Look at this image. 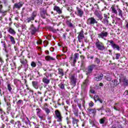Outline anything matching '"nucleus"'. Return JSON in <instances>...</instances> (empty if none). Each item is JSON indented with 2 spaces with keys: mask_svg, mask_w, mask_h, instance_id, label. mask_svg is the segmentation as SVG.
I'll use <instances>...</instances> for the list:
<instances>
[{
  "mask_svg": "<svg viewBox=\"0 0 128 128\" xmlns=\"http://www.w3.org/2000/svg\"><path fill=\"white\" fill-rule=\"evenodd\" d=\"M20 62L22 64H24V66H25L26 68H28V61H26V60H21Z\"/></svg>",
  "mask_w": 128,
  "mask_h": 128,
  "instance_id": "obj_32",
  "label": "nucleus"
},
{
  "mask_svg": "<svg viewBox=\"0 0 128 128\" xmlns=\"http://www.w3.org/2000/svg\"><path fill=\"white\" fill-rule=\"evenodd\" d=\"M100 99V97L98 96V95H94V100H95V102L98 101V100Z\"/></svg>",
  "mask_w": 128,
  "mask_h": 128,
  "instance_id": "obj_49",
  "label": "nucleus"
},
{
  "mask_svg": "<svg viewBox=\"0 0 128 128\" xmlns=\"http://www.w3.org/2000/svg\"><path fill=\"white\" fill-rule=\"evenodd\" d=\"M24 4V2L22 1H20L18 2H16L14 4V6H13L14 10H20L22 8V6Z\"/></svg>",
  "mask_w": 128,
  "mask_h": 128,
  "instance_id": "obj_6",
  "label": "nucleus"
},
{
  "mask_svg": "<svg viewBox=\"0 0 128 128\" xmlns=\"http://www.w3.org/2000/svg\"><path fill=\"white\" fill-rule=\"evenodd\" d=\"M72 118L73 126H74V128L78 127V122H80V120L74 117H72Z\"/></svg>",
  "mask_w": 128,
  "mask_h": 128,
  "instance_id": "obj_14",
  "label": "nucleus"
},
{
  "mask_svg": "<svg viewBox=\"0 0 128 128\" xmlns=\"http://www.w3.org/2000/svg\"><path fill=\"white\" fill-rule=\"evenodd\" d=\"M47 120H48V124H52V117L48 116Z\"/></svg>",
  "mask_w": 128,
  "mask_h": 128,
  "instance_id": "obj_48",
  "label": "nucleus"
},
{
  "mask_svg": "<svg viewBox=\"0 0 128 128\" xmlns=\"http://www.w3.org/2000/svg\"><path fill=\"white\" fill-rule=\"evenodd\" d=\"M116 56V60H118L120 59V53H116L115 54Z\"/></svg>",
  "mask_w": 128,
  "mask_h": 128,
  "instance_id": "obj_47",
  "label": "nucleus"
},
{
  "mask_svg": "<svg viewBox=\"0 0 128 128\" xmlns=\"http://www.w3.org/2000/svg\"><path fill=\"white\" fill-rule=\"evenodd\" d=\"M95 24H96V27L94 26V28H95L96 30H98V28H100V24L98 23V21H96V22L95 23Z\"/></svg>",
  "mask_w": 128,
  "mask_h": 128,
  "instance_id": "obj_42",
  "label": "nucleus"
},
{
  "mask_svg": "<svg viewBox=\"0 0 128 128\" xmlns=\"http://www.w3.org/2000/svg\"><path fill=\"white\" fill-rule=\"evenodd\" d=\"M76 12H75L76 14L78 16H80V18H82V16H84V10L80 8V7H76Z\"/></svg>",
  "mask_w": 128,
  "mask_h": 128,
  "instance_id": "obj_10",
  "label": "nucleus"
},
{
  "mask_svg": "<svg viewBox=\"0 0 128 128\" xmlns=\"http://www.w3.org/2000/svg\"><path fill=\"white\" fill-rule=\"evenodd\" d=\"M4 120H3L4 122H8V116L4 117Z\"/></svg>",
  "mask_w": 128,
  "mask_h": 128,
  "instance_id": "obj_61",
  "label": "nucleus"
},
{
  "mask_svg": "<svg viewBox=\"0 0 128 128\" xmlns=\"http://www.w3.org/2000/svg\"><path fill=\"white\" fill-rule=\"evenodd\" d=\"M111 12L112 14H116L120 17V18L124 20V12L122 10L118 8V6H114L111 7Z\"/></svg>",
  "mask_w": 128,
  "mask_h": 128,
  "instance_id": "obj_1",
  "label": "nucleus"
},
{
  "mask_svg": "<svg viewBox=\"0 0 128 128\" xmlns=\"http://www.w3.org/2000/svg\"><path fill=\"white\" fill-rule=\"evenodd\" d=\"M67 10H68V12H72V8H68Z\"/></svg>",
  "mask_w": 128,
  "mask_h": 128,
  "instance_id": "obj_59",
  "label": "nucleus"
},
{
  "mask_svg": "<svg viewBox=\"0 0 128 128\" xmlns=\"http://www.w3.org/2000/svg\"><path fill=\"white\" fill-rule=\"evenodd\" d=\"M80 56V54L78 53H75L72 60V64H76V60H78V58Z\"/></svg>",
  "mask_w": 128,
  "mask_h": 128,
  "instance_id": "obj_17",
  "label": "nucleus"
},
{
  "mask_svg": "<svg viewBox=\"0 0 128 128\" xmlns=\"http://www.w3.org/2000/svg\"><path fill=\"white\" fill-rule=\"evenodd\" d=\"M46 59L47 60H56V58L50 56H46Z\"/></svg>",
  "mask_w": 128,
  "mask_h": 128,
  "instance_id": "obj_35",
  "label": "nucleus"
},
{
  "mask_svg": "<svg viewBox=\"0 0 128 128\" xmlns=\"http://www.w3.org/2000/svg\"><path fill=\"white\" fill-rule=\"evenodd\" d=\"M54 118L57 120V122H62V114H60V112L58 111V110H56L55 111V116Z\"/></svg>",
  "mask_w": 128,
  "mask_h": 128,
  "instance_id": "obj_7",
  "label": "nucleus"
},
{
  "mask_svg": "<svg viewBox=\"0 0 128 128\" xmlns=\"http://www.w3.org/2000/svg\"><path fill=\"white\" fill-rule=\"evenodd\" d=\"M105 112H106V116H112V110L109 108H106L105 110Z\"/></svg>",
  "mask_w": 128,
  "mask_h": 128,
  "instance_id": "obj_23",
  "label": "nucleus"
},
{
  "mask_svg": "<svg viewBox=\"0 0 128 128\" xmlns=\"http://www.w3.org/2000/svg\"><path fill=\"white\" fill-rule=\"evenodd\" d=\"M1 44H2V46L4 47V48L6 50V42L2 41Z\"/></svg>",
  "mask_w": 128,
  "mask_h": 128,
  "instance_id": "obj_43",
  "label": "nucleus"
},
{
  "mask_svg": "<svg viewBox=\"0 0 128 128\" xmlns=\"http://www.w3.org/2000/svg\"><path fill=\"white\" fill-rule=\"evenodd\" d=\"M58 74H60V76H64V70L59 68L58 69Z\"/></svg>",
  "mask_w": 128,
  "mask_h": 128,
  "instance_id": "obj_29",
  "label": "nucleus"
},
{
  "mask_svg": "<svg viewBox=\"0 0 128 128\" xmlns=\"http://www.w3.org/2000/svg\"><path fill=\"white\" fill-rule=\"evenodd\" d=\"M94 14L95 16H96L100 20H102V14H100V13L98 10H96L94 12Z\"/></svg>",
  "mask_w": 128,
  "mask_h": 128,
  "instance_id": "obj_19",
  "label": "nucleus"
},
{
  "mask_svg": "<svg viewBox=\"0 0 128 128\" xmlns=\"http://www.w3.org/2000/svg\"><path fill=\"white\" fill-rule=\"evenodd\" d=\"M88 84V80H86L85 82L83 83V85L82 86V88L86 90V86Z\"/></svg>",
  "mask_w": 128,
  "mask_h": 128,
  "instance_id": "obj_34",
  "label": "nucleus"
},
{
  "mask_svg": "<svg viewBox=\"0 0 128 128\" xmlns=\"http://www.w3.org/2000/svg\"><path fill=\"white\" fill-rule=\"evenodd\" d=\"M68 26H69V28H72L74 26V25L72 24V22H69L68 24Z\"/></svg>",
  "mask_w": 128,
  "mask_h": 128,
  "instance_id": "obj_57",
  "label": "nucleus"
},
{
  "mask_svg": "<svg viewBox=\"0 0 128 128\" xmlns=\"http://www.w3.org/2000/svg\"><path fill=\"white\" fill-rule=\"evenodd\" d=\"M66 33H64L63 34V38H64V40H66Z\"/></svg>",
  "mask_w": 128,
  "mask_h": 128,
  "instance_id": "obj_62",
  "label": "nucleus"
},
{
  "mask_svg": "<svg viewBox=\"0 0 128 128\" xmlns=\"http://www.w3.org/2000/svg\"><path fill=\"white\" fill-rule=\"evenodd\" d=\"M94 62L97 64H100V60L98 58H94Z\"/></svg>",
  "mask_w": 128,
  "mask_h": 128,
  "instance_id": "obj_40",
  "label": "nucleus"
},
{
  "mask_svg": "<svg viewBox=\"0 0 128 128\" xmlns=\"http://www.w3.org/2000/svg\"><path fill=\"white\" fill-rule=\"evenodd\" d=\"M95 68H96V65L94 64L88 66L86 70V74L88 76H92V70H94V69Z\"/></svg>",
  "mask_w": 128,
  "mask_h": 128,
  "instance_id": "obj_3",
  "label": "nucleus"
},
{
  "mask_svg": "<svg viewBox=\"0 0 128 128\" xmlns=\"http://www.w3.org/2000/svg\"><path fill=\"white\" fill-rule=\"evenodd\" d=\"M28 98H34V91H32V90H28Z\"/></svg>",
  "mask_w": 128,
  "mask_h": 128,
  "instance_id": "obj_21",
  "label": "nucleus"
},
{
  "mask_svg": "<svg viewBox=\"0 0 128 128\" xmlns=\"http://www.w3.org/2000/svg\"><path fill=\"white\" fill-rule=\"evenodd\" d=\"M7 86L8 92H12V86H10V84H8Z\"/></svg>",
  "mask_w": 128,
  "mask_h": 128,
  "instance_id": "obj_44",
  "label": "nucleus"
},
{
  "mask_svg": "<svg viewBox=\"0 0 128 128\" xmlns=\"http://www.w3.org/2000/svg\"><path fill=\"white\" fill-rule=\"evenodd\" d=\"M96 20L94 18V17H90L86 21V24L88 26H94L96 23Z\"/></svg>",
  "mask_w": 128,
  "mask_h": 128,
  "instance_id": "obj_4",
  "label": "nucleus"
},
{
  "mask_svg": "<svg viewBox=\"0 0 128 128\" xmlns=\"http://www.w3.org/2000/svg\"><path fill=\"white\" fill-rule=\"evenodd\" d=\"M36 114L37 116H40V114H42L40 112H42V110L40 108H36Z\"/></svg>",
  "mask_w": 128,
  "mask_h": 128,
  "instance_id": "obj_39",
  "label": "nucleus"
},
{
  "mask_svg": "<svg viewBox=\"0 0 128 128\" xmlns=\"http://www.w3.org/2000/svg\"><path fill=\"white\" fill-rule=\"evenodd\" d=\"M70 80L72 86H76V76L74 74L70 75Z\"/></svg>",
  "mask_w": 128,
  "mask_h": 128,
  "instance_id": "obj_12",
  "label": "nucleus"
},
{
  "mask_svg": "<svg viewBox=\"0 0 128 128\" xmlns=\"http://www.w3.org/2000/svg\"><path fill=\"white\" fill-rule=\"evenodd\" d=\"M40 26L38 24V28H36L33 24H31L30 33L32 36L36 34V33L37 32H38V30H40Z\"/></svg>",
  "mask_w": 128,
  "mask_h": 128,
  "instance_id": "obj_5",
  "label": "nucleus"
},
{
  "mask_svg": "<svg viewBox=\"0 0 128 128\" xmlns=\"http://www.w3.org/2000/svg\"><path fill=\"white\" fill-rule=\"evenodd\" d=\"M14 84H20V80H18V79H15L14 80Z\"/></svg>",
  "mask_w": 128,
  "mask_h": 128,
  "instance_id": "obj_46",
  "label": "nucleus"
},
{
  "mask_svg": "<svg viewBox=\"0 0 128 128\" xmlns=\"http://www.w3.org/2000/svg\"><path fill=\"white\" fill-rule=\"evenodd\" d=\"M3 3L4 4L5 6H8V0H5V1H3Z\"/></svg>",
  "mask_w": 128,
  "mask_h": 128,
  "instance_id": "obj_51",
  "label": "nucleus"
},
{
  "mask_svg": "<svg viewBox=\"0 0 128 128\" xmlns=\"http://www.w3.org/2000/svg\"><path fill=\"white\" fill-rule=\"evenodd\" d=\"M77 104L80 110H82V104L78 102Z\"/></svg>",
  "mask_w": 128,
  "mask_h": 128,
  "instance_id": "obj_60",
  "label": "nucleus"
},
{
  "mask_svg": "<svg viewBox=\"0 0 128 128\" xmlns=\"http://www.w3.org/2000/svg\"><path fill=\"white\" fill-rule=\"evenodd\" d=\"M24 102L22 100H18V102H16L17 104H18L19 106L22 104Z\"/></svg>",
  "mask_w": 128,
  "mask_h": 128,
  "instance_id": "obj_53",
  "label": "nucleus"
},
{
  "mask_svg": "<svg viewBox=\"0 0 128 128\" xmlns=\"http://www.w3.org/2000/svg\"><path fill=\"white\" fill-rule=\"evenodd\" d=\"M31 66H32V68H36V64L34 62H31Z\"/></svg>",
  "mask_w": 128,
  "mask_h": 128,
  "instance_id": "obj_50",
  "label": "nucleus"
},
{
  "mask_svg": "<svg viewBox=\"0 0 128 128\" xmlns=\"http://www.w3.org/2000/svg\"><path fill=\"white\" fill-rule=\"evenodd\" d=\"M78 34V41L79 42H82V40L84 38V30H81V31Z\"/></svg>",
  "mask_w": 128,
  "mask_h": 128,
  "instance_id": "obj_9",
  "label": "nucleus"
},
{
  "mask_svg": "<svg viewBox=\"0 0 128 128\" xmlns=\"http://www.w3.org/2000/svg\"><path fill=\"white\" fill-rule=\"evenodd\" d=\"M112 86L113 88H114L116 86H118V84H120V82H122L120 79H119V81L118 80H112Z\"/></svg>",
  "mask_w": 128,
  "mask_h": 128,
  "instance_id": "obj_20",
  "label": "nucleus"
},
{
  "mask_svg": "<svg viewBox=\"0 0 128 128\" xmlns=\"http://www.w3.org/2000/svg\"><path fill=\"white\" fill-rule=\"evenodd\" d=\"M89 122L90 124H92V126H96L98 124V123L96 120H89Z\"/></svg>",
  "mask_w": 128,
  "mask_h": 128,
  "instance_id": "obj_18",
  "label": "nucleus"
},
{
  "mask_svg": "<svg viewBox=\"0 0 128 128\" xmlns=\"http://www.w3.org/2000/svg\"><path fill=\"white\" fill-rule=\"evenodd\" d=\"M36 11H34L31 15V16L26 19V20L27 22L29 23L30 22H32V20H34V18L36 16Z\"/></svg>",
  "mask_w": 128,
  "mask_h": 128,
  "instance_id": "obj_11",
  "label": "nucleus"
},
{
  "mask_svg": "<svg viewBox=\"0 0 128 128\" xmlns=\"http://www.w3.org/2000/svg\"><path fill=\"white\" fill-rule=\"evenodd\" d=\"M88 34H89L90 36V38H92V36H94V32H92V30L89 31Z\"/></svg>",
  "mask_w": 128,
  "mask_h": 128,
  "instance_id": "obj_52",
  "label": "nucleus"
},
{
  "mask_svg": "<svg viewBox=\"0 0 128 128\" xmlns=\"http://www.w3.org/2000/svg\"><path fill=\"white\" fill-rule=\"evenodd\" d=\"M95 46L97 49H98V50H106V47H104V43L100 42L99 40H97L96 41V42L95 44Z\"/></svg>",
  "mask_w": 128,
  "mask_h": 128,
  "instance_id": "obj_2",
  "label": "nucleus"
},
{
  "mask_svg": "<svg viewBox=\"0 0 128 128\" xmlns=\"http://www.w3.org/2000/svg\"><path fill=\"white\" fill-rule=\"evenodd\" d=\"M50 30L51 32H54V33L56 32V30L54 29V28H50Z\"/></svg>",
  "mask_w": 128,
  "mask_h": 128,
  "instance_id": "obj_54",
  "label": "nucleus"
},
{
  "mask_svg": "<svg viewBox=\"0 0 128 128\" xmlns=\"http://www.w3.org/2000/svg\"><path fill=\"white\" fill-rule=\"evenodd\" d=\"M123 82H124V84L126 86H128V80H126V79H124Z\"/></svg>",
  "mask_w": 128,
  "mask_h": 128,
  "instance_id": "obj_58",
  "label": "nucleus"
},
{
  "mask_svg": "<svg viewBox=\"0 0 128 128\" xmlns=\"http://www.w3.org/2000/svg\"><path fill=\"white\" fill-rule=\"evenodd\" d=\"M87 110H88L90 114H94L96 112V108L92 109L90 108H88Z\"/></svg>",
  "mask_w": 128,
  "mask_h": 128,
  "instance_id": "obj_24",
  "label": "nucleus"
},
{
  "mask_svg": "<svg viewBox=\"0 0 128 128\" xmlns=\"http://www.w3.org/2000/svg\"><path fill=\"white\" fill-rule=\"evenodd\" d=\"M44 110L47 114H48L50 112V110L48 108H44Z\"/></svg>",
  "mask_w": 128,
  "mask_h": 128,
  "instance_id": "obj_45",
  "label": "nucleus"
},
{
  "mask_svg": "<svg viewBox=\"0 0 128 128\" xmlns=\"http://www.w3.org/2000/svg\"><path fill=\"white\" fill-rule=\"evenodd\" d=\"M62 50L64 52H68V48H66V47H64Z\"/></svg>",
  "mask_w": 128,
  "mask_h": 128,
  "instance_id": "obj_56",
  "label": "nucleus"
},
{
  "mask_svg": "<svg viewBox=\"0 0 128 128\" xmlns=\"http://www.w3.org/2000/svg\"><path fill=\"white\" fill-rule=\"evenodd\" d=\"M8 38H10L12 44H16V40H14V36L8 34Z\"/></svg>",
  "mask_w": 128,
  "mask_h": 128,
  "instance_id": "obj_25",
  "label": "nucleus"
},
{
  "mask_svg": "<svg viewBox=\"0 0 128 128\" xmlns=\"http://www.w3.org/2000/svg\"><path fill=\"white\" fill-rule=\"evenodd\" d=\"M72 112L76 116H78V109L74 107L72 108Z\"/></svg>",
  "mask_w": 128,
  "mask_h": 128,
  "instance_id": "obj_26",
  "label": "nucleus"
},
{
  "mask_svg": "<svg viewBox=\"0 0 128 128\" xmlns=\"http://www.w3.org/2000/svg\"><path fill=\"white\" fill-rule=\"evenodd\" d=\"M106 117H104V118H100L99 120L100 124H104V122H106Z\"/></svg>",
  "mask_w": 128,
  "mask_h": 128,
  "instance_id": "obj_33",
  "label": "nucleus"
},
{
  "mask_svg": "<svg viewBox=\"0 0 128 128\" xmlns=\"http://www.w3.org/2000/svg\"><path fill=\"white\" fill-rule=\"evenodd\" d=\"M0 14H2V16H6V11L2 10Z\"/></svg>",
  "mask_w": 128,
  "mask_h": 128,
  "instance_id": "obj_55",
  "label": "nucleus"
},
{
  "mask_svg": "<svg viewBox=\"0 0 128 128\" xmlns=\"http://www.w3.org/2000/svg\"><path fill=\"white\" fill-rule=\"evenodd\" d=\"M112 48L114 50H116L120 51V46L115 43H114V45L112 46Z\"/></svg>",
  "mask_w": 128,
  "mask_h": 128,
  "instance_id": "obj_30",
  "label": "nucleus"
},
{
  "mask_svg": "<svg viewBox=\"0 0 128 128\" xmlns=\"http://www.w3.org/2000/svg\"><path fill=\"white\" fill-rule=\"evenodd\" d=\"M46 10H43L40 13V16L42 18H46Z\"/></svg>",
  "mask_w": 128,
  "mask_h": 128,
  "instance_id": "obj_27",
  "label": "nucleus"
},
{
  "mask_svg": "<svg viewBox=\"0 0 128 128\" xmlns=\"http://www.w3.org/2000/svg\"><path fill=\"white\" fill-rule=\"evenodd\" d=\"M124 96H128V91L126 90L124 94Z\"/></svg>",
  "mask_w": 128,
  "mask_h": 128,
  "instance_id": "obj_64",
  "label": "nucleus"
},
{
  "mask_svg": "<svg viewBox=\"0 0 128 128\" xmlns=\"http://www.w3.org/2000/svg\"><path fill=\"white\" fill-rule=\"evenodd\" d=\"M108 33L105 31L102 32L100 34H98V38H102L104 40H106V38L108 37Z\"/></svg>",
  "mask_w": 128,
  "mask_h": 128,
  "instance_id": "obj_8",
  "label": "nucleus"
},
{
  "mask_svg": "<svg viewBox=\"0 0 128 128\" xmlns=\"http://www.w3.org/2000/svg\"><path fill=\"white\" fill-rule=\"evenodd\" d=\"M108 18L110 17L108 16L106 14H104V18L102 21V22L106 26H108L110 24V22L108 21Z\"/></svg>",
  "mask_w": 128,
  "mask_h": 128,
  "instance_id": "obj_13",
  "label": "nucleus"
},
{
  "mask_svg": "<svg viewBox=\"0 0 128 128\" xmlns=\"http://www.w3.org/2000/svg\"><path fill=\"white\" fill-rule=\"evenodd\" d=\"M43 0H36L35 2L38 6H40V4H42Z\"/></svg>",
  "mask_w": 128,
  "mask_h": 128,
  "instance_id": "obj_38",
  "label": "nucleus"
},
{
  "mask_svg": "<svg viewBox=\"0 0 128 128\" xmlns=\"http://www.w3.org/2000/svg\"><path fill=\"white\" fill-rule=\"evenodd\" d=\"M102 78H104V74H100L98 75H96L94 80H96V82H100L102 80Z\"/></svg>",
  "mask_w": 128,
  "mask_h": 128,
  "instance_id": "obj_16",
  "label": "nucleus"
},
{
  "mask_svg": "<svg viewBox=\"0 0 128 128\" xmlns=\"http://www.w3.org/2000/svg\"><path fill=\"white\" fill-rule=\"evenodd\" d=\"M8 32L10 33L11 34H12L13 36H14L16 34V31L14 30V29L12 28L11 27H10L8 28Z\"/></svg>",
  "mask_w": 128,
  "mask_h": 128,
  "instance_id": "obj_31",
  "label": "nucleus"
},
{
  "mask_svg": "<svg viewBox=\"0 0 128 128\" xmlns=\"http://www.w3.org/2000/svg\"><path fill=\"white\" fill-rule=\"evenodd\" d=\"M107 42L109 46H110L112 48V46L114 44V42L112 40H108Z\"/></svg>",
  "mask_w": 128,
  "mask_h": 128,
  "instance_id": "obj_36",
  "label": "nucleus"
},
{
  "mask_svg": "<svg viewBox=\"0 0 128 128\" xmlns=\"http://www.w3.org/2000/svg\"><path fill=\"white\" fill-rule=\"evenodd\" d=\"M32 84L34 88H36V90L38 89V88L40 86V85L38 84V82L36 81H33L32 82Z\"/></svg>",
  "mask_w": 128,
  "mask_h": 128,
  "instance_id": "obj_22",
  "label": "nucleus"
},
{
  "mask_svg": "<svg viewBox=\"0 0 128 128\" xmlns=\"http://www.w3.org/2000/svg\"><path fill=\"white\" fill-rule=\"evenodd\" d=\"M42 82L45 84H50V79H48V78L44 77L42 78Z\"/></svg>",
  "mask_w": 128,
  "mask_h": 128,
  "instance_id": "obj_28",
  "label": "nucleus"
},
{
  "mask_svg": "<svg viewBox=\"0 0 128 128\" xmlns=\"http://www.w3.org/2000/svg\"><path fill=\"white\" fill-rule=\"evenodd\" d=\"M38 116L39 118L40 119L41 121L46 120V118L44 117V114H41L40 115H38Z\"/></svg>",
  "mask_w": 128,
  "mask_h": 128,
  "instance_id": "obj_37",
  "label": "nucleus"
},
{
  "mask_svg": "<svg viewBox=\"0 0 128 128\" xmlns=\"http://www.w3.org/2000/svg\"><path fill=\"white\" fill-rule=\"evenodd\" d=\"M58 86L61 90H64V84L63 82H61Z\"/></svg>",
  "mask_w": 128,
  "mask_h": 128,
  "instance_id": "obj_41",
  "label": "nucleus"
},
{
  "mask_svg": "<svg viewBox=\"0 0 128 128\" xmlns=\"http://www.w3.org/2000/svg\"><path fill=\"white\" fill-rule=\"evenodd\" d=\"M54 10L58 14H62V9L60 8L59 6H54Z\"/></svg>",
  "mask_w": 128,
  "mask_h": 128,
  "instance_id": "obj_15",
  "label": "nucleus"
},
{
  "mask_svg": "<svg viewBox=\"0 0 128 128\" xmlns=\"http://www.w3.org/2000/svg\"><path fill=\"white\" fill-rule=\"evenodd\" d=\"M89 106H90V108H92V106H94V102H91L89 103Z\"/></svg>",
  "mask_w": 128,
  "mask_h": 128,
  "instance_id": "obj_63",
  "label": "nucleus"
}]
</instances>
